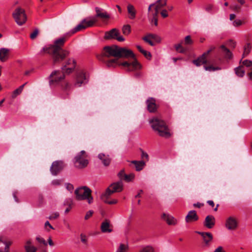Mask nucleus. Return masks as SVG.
I'll use <instances>...</instances> for the list:
<instances>
[{
    "label": "nucleus",
    "mask_w": 252,
    "mask_h": 252,
    "mask_svg": "<svg viewBox=\"0 0 252 252\" xmlns=\"http://www.w3.org/2000/svg\"><path fill=\"white\" fill-rule=\"evenodd\" d=\"M65 40V37L56 40L53 45L43 48L39 54L42 55L44 53L49 54L52 55L54 64L61 63L69 54L68 51L62 48Z\"/></svg>",
    "instance_id": "1"
},
{
    "label": "nucleus",
    "mask_w": 252,
    "mask_h": 252,
    "mask_svg": "<svg viewBox=\"0 0 252 252\" xmlns=\"http://www.w3.org/2000/svg\"><path fill=\"white\" fill-rule=\"evenodd\" d=\"M110 57L128 59L129 57H134V54L132 50L117 45L107 46L103 48L101 54L97 58L99 61H103L104 58Z\"/></svg>",
    "instance_id": "2"
},
{
    "label": "nucleus",
    "mask_w": 252,
    "mask_h": 252,
    "mask_svg": "<svg viewBox=\"0 0 252 252\" xmlns=\"http://www.w3.org/2000/svg\"><path fill=\"white\" fill-rule=\"evenodd\" d=\"M222 62V59L218 56H216L215 60L208 61L207 60V57L203 54L198 57L197 59L192 61V63L197 66H199L202 64H209L208 65H204V68L205 70L210 72L221 70V68L219 65Z\"/></svg>",
    "instance_id": "3"
},
{
    "label": "nucleus",
    "mask_w": 252,
    "mask_h": 252,
    "mask_svg": "<svg viewBox=\"0 0 252 252\" xmlns=\"http://www.w3.org/2000/svg\"><path fill=\"white\" fill-rule=\"evenodd\" d=\"M152 128L157 132L158 134L166 138H169L171 134L168 126L162 120L158 118H153L149 121Z\"/></svg>",
    "instance_id": "4"
},
{
    "label": "nucleus",
    "mask_w": 252,
    "mask_h": 252,
    "mask_svg": "<svg viewBox=\"0 0 252 252\" xmlns=\"http://www.w3.org/2000/svg\"><path fill=\"white\" fill-rule=\"evenodd\" d=\"M91 189L86 186L78 188L74 192L77 200L87 199L89 204H91L93 201V197L91 195Z\"/></svg>",
    "instance_id": "5"
},
{
    "label": "nucleus",
    "mask_w": 252,
    "mask_h": 252,
    "mask_svg": "<svg viewBox=\"0 0 252 252\" xmlns=\"http://www.w3.org/2000/svg\"><path fill=\"white\" fill-rule=\"evenodd\" d=\"M166 0H158L155 4H151L149 7V11L152 12L150 14L152 16H158L160 14L161 16H168L166 10L162 9V7L166 4Z\"/></svg>",
    "instance_id": "6"
},
{
    "label": "nucleus",
    "mask_w": 252,
    "mask_h": 252,
    "mask_svg": "<svg viewBox=\"0 0 252 252\" xmlns=\"http://www.w3.org/2000/svg\"><path fill=\"white\" fill-rule=\"evenodd\" d=\"M98 17H86L72 30V33H74L87 28L93 26L98 21Z\"/></svg>",
    "instance_id": "7"
},
{
    "label": "nucleus",
    "mask_w": 252,
    "mask_h": 252,
    "mask_svg": "<svg viewBox=\"0 0 252 252\" xmlns=\"http://www.w3.org/2000/svg\"><path fill=\"white\" fill-rule=\"evenodd\" d=\"M87 157L88 155L84 150L79 152L74 158L75 166L79 169L86 167L89 163Z\"/></svg>",
    "instance_id": "8"
},
{
    "label": "nucleus",
    "mask_w": 252,
    "mask_h": 252,
    "mask_svg": "<svg viewBox=\"0 0 252 252\" xmlns=\"http://www.w3.org/2000/svg\"><path fill=\"white\" fill-rule=\"evenodd\" d=\"M129 58L133 59V61L131 63H130L128 62H124L122 63H119L118 65H123L127 67V71H132L141 68L142 65L137 60L135 55L134 57H129L128 58Z\"/></svg>",
    "instance_id": "9"
},
{
    "label": "nucleus",
    "mask_w": 252,
    "mask_h": 252,
    "mask_svg": "<svg viewBox=\"0 0 252 252\" xmlns=\"http://www.w3.org/2000/svg\"><path fill=\"white\" fill-rule=\"evenodd\" d=\"M104 38L107 40L117 39L120 42L125 41V38L122 35H120L119 30L115 28L106 32L105 33Z\"/></svg>",
    "instance_id": "10"
},
{
    "label": "nucleus",
    "mask_w": 252,
    "mask_h": 252,
    "mask_svg": "<svg viewBox=\"0 0 252 252\" xmlns=\"http://www.w3.org/2000/svg\"><path fill=\"white\" fill-rule=\"evenodd\" d=\"M123 185L121 181L113 183L106 190L104 195H110L115 192H119L123 190Z\"/></svg>",
    "instance_id": "11"
},
{
    "label": "nucleus",
    "mask_w": 252,
    "mask_h": 252,
    "mask_svg": "<svg viewBox=\"0 0 252 252\" xmlns=\"http://www.w3.org/2000/svg\"><path fill=\"white\" fill-rule=\"evenodd\" d=\"M63 162L62 160L54 161L50 167V171L53 175H57L64 167Z\"/></svg>",
    "instance_id": "12"
},
{
    "label": "nucleus",
    "mask_w": 252,
    "mask_h": 252,
    "mask_svg": "<svg viewBox=\"0 0 252 252\" xmlns=\"http://www.w3.org/2000/svg\"><path fill=\"white\" fill-rule=\"evenodd\" d=\"M88 82V79L85 73L80 71L77 72L76 74V82L74 86L76 87H80L82 85H85Z\"/></svg>",
    "instance_id": "13"
},
{
    "label": "nucleus",
    "mask_w": 252,
    "mask_h": 252,
    "mask_svg": "<svg viewBox=\"0 0 252 252\" xmlns=\"http://www.w3.org/2000/svg\"><path fill=\"white\" fill-rule=\"evenodd\" d=\"M143 39L152 46H155V44L152 40H153L155 42L158 43H160L161 41L160 37L155 34H149L143 37Z\"/></svg>",
    "instance_id": "14"
},
{
    "label": "nucleus",
    "mask_w": 252,
    "mask_h": 252,
    "mask_svg": "<svg viewBox=\"0 0 252 252\" xmlns=\"http://www.w3.org/2000/svg\"><path fill=\"white\" fill-rule=\"evenodd\" d=\"M225 227L228 230H234L238 227V221L237 219L233 217H229L225 221Z\"/></svg>",
    "instance_id": "15"
},
{
    "label": "nucleus",
    "mask_w": 252,
    "mask_h": 252,
    "mask_svg": "<svg viewBox=\"0 0 252 252\" xmlns=\"http://www.w3.org/2000/svg\"><path fill=\"white\" fill-rule=\"evenodd\" d=\"M64 78V75L60 71H54L50 75V83H58Z\"/></svg>",
    "instance_id": "16"
},
{
    "label": "nucleus",
    "mask_w": 252,
    "mask_h": 252,
    "mask_svg": "<svg viewBox=\"0 0 252 252\" xmlns=\"http://www.w3.org/2000/svg\"><path fill=\"white\" fill-rule=\"evenodd\" d=\"M76 65V62L73 59H69L66 62L64 65H63L62 69L63 70H65V72L67 73H70L72 72Z\"/></svg>",
    "instance_id": "17"
},
{
    "label": "nucleus",
    "mask_w": 252,
    "mask_h": 252,
    "mask_svg": "<svg viewBox=\"0 0 252 252\" xmlns=\"http://www.w3.org/2000/svg\"><path fill=\"white\" fill-rule=\"evenodd\" d=\"M230 20L232 22L235 27L241 26L248 22L247 19L245 17H230Z\"/></svg>",
    "instance_id": "18"
},
{
    "label": "nucleus",
    "mask_w": 252,
    "mask_h": 252,
    "mask_svg": "<svg viewBox=\"0 0 252 252\" xmlns=\"http://www.w3.org/2000/svg\"><path fill=\"white\" fill-rule=\"evenodd\" d=\"M148 110L151 113H154L157 110L156 99L153 97H149L146 101Z\"/></svg>",
    "instance_id": "19"
},
{
    "label": "nucleus",
    "mask_w": 252,
    "mask_h": 252,
    "mask_svg": "<svg viewBox=\"0 0 252 252\" xmlns=\"http://www.w3.org/2000/svg\"><path fill=\"white\" fill-rule=\"evenodd\" d=\"M112 227L110 220H105L101 223L100 229L103 233H111L113 231Z\"/></svg>",
    "instance_id": "20"
},
{
    "label": "nucleus",
    "mask_w": 252,
    "mask_h": 252,
    "mask_svg": "<svg viewBox=\"0 0 252 252\" xmlns=\"http://www.w3.org/2000/svg\"><path fill=\"white\" fill-rule=\"evenodd\" d=\"M198 219L199 218L196 211L194 210H191L189 211L188 215L186 216L185 220L186 222L189 223L197 221Z\"/></svg>",
    "instance_id": "21"
},
{
    "label": "nucleus",
    "mask_w": 252,
    "mask_h": 252,
    "mask_svg": "<svg viewBox=\"0 0 252 252\" xmlns=\"http://www.w3.org/2000/svg\"><path fill=\"white\" fill-rule=\"evenodd\" d=\"M215 224V218L212 215L207 216L204 221V225L208 228H212Z\"/></svg>",
    "instance_id": "22"
},
{
    "label": "nucleus",
    "mask_w": 252,
    "mask_h": 252,
    "mask_svg": "<svg viewBox=\"0 0 252 252\" xmlns=\"http://www.w3.org/2000/svg\"><path fill=\"white\" fill-rule=\"evenodd\" d=\"M196 232L202 237L203 241L206 246H208L209 243L213 240V235L210 232L199 231H196Z\"/></svg>",
    "instance_id": "23"
},
{
    "label": "nucleus",
    "mask_w": 252,
    "mask_h": 252,
    "mask_svg": "<svg viewBox=\"0 0 252 252\" xmlns=\"http://www.w3.org/2000/svg\"><path fill=\"white\" fill-rule=\"evenodd\" d=\"M97 157L104 166H107L110 165L111 161V158L109 155H105L103 153H100L98 155Z\"/></svg>",
    "instance_id": "24"
},
{
    "label": "nucleus",
    "mask_w": 252,
    "mask_h": 252,
    "mask_svg": "<svg viewBox=\"0 0 252 252\" xmlns=\"http://www.w3.org/2000/svg\"><path fill=\"white\" fill-rule=\"evenodd\" d=\"M221 53L223 54L224 58L226 60H230L232 58V54L229 49L224 45L220 47Z\"/></svg>",
    "instance_id": "25"
},
{
    "label": "nucleus",
    "mask_w": 252,
    "mask_h": 252,
    "mask_svg": "<svg viewBox=\"0 0 252 252\" xmlns=\"http://www.w3.org/2000/svg\"><path fill=\"white\" fill-rule=\"evenodd\" d=\"M9 50L1 48L0 49V61L2 62H6L9 58Z\"/></svg>",
    "instance_id": "26"
},
{
    "label": "nucleus",
    "mask_w": 252,
    "mask_h": 252,
    "mask_svg": "<svg viewBox=\"0 0 252 252\" xmlns=\"http://www.w3.org/2000/svg\"><path fill=\"white\" fill-rule=\"evenodd\" d=\"M161 218L164 220L169 225H172L175 224V220L172 216L169 214L163 213L161 216Z\"/></svg>",
    "instance_id": "27"
},
{
    "label": "nucleus",
    "mask_w": 252,
    "mask_h": 252,
    "mask_svg": "<svg viewBox=\"0 0 252 252\" xmlns=\"http://www.w3.org/2000/svg\"><path fill=\"white\" fill-rule=\"evenodd\" d=\"M102 62L105 63L108 67H116L118 65V60L117 59H113L110 60H106L105 58L103 59Z\"/></svg>",
    "instance_id": "28"
},
{
    "label": "nucleus",
    "mask_w": 252,
    "mask_h": 252,
    "mask_svg": "<svg viewBox=\"0 0 252 252\" xmlns=\"http://www.w3.org/2000/svg\"><path fill=\"white\" fill-rule=\"evenodd\" d=\"M131 163L135 165V169L137 171L141 170L145 165V162L143 160H132Z\"/></svg>",
    "instance_id": "29"
},
{
    "label": "nucleus",
    "mask_w": 252,
    "mask_h": 252,
    "mask_svg": "<svg viewBox=\"0 0 252 252\" xmlns=\"http://www.w3.org/2000/svg\"><path fill=\"white\" fill-rule=\"evenodd\" d=\"M25 249L26 252H36L37 249L32 245V241L29 240L26 242L25 246Z\"/></svg>",
    "instance_id": "30"
},
{
    "label": "nucleus",
    "mask_w": 252,
    "mask_h": 252,
    "mask_svg": "<svg viewBox=\"0 0 252 252\" xmlns=\"http://www.w3.org/2000/svg\"><path fill=\"white\" fill-rule=\"evenodd\" d=\"M27 14H28V13L26 12L24 9L21 8H17L13 12L12 16H27Z\"/></svg>",
    "instance_id": "31"
},
{
    "label": "nucleus",
    "mask_w": 252,
    "mask_h": 252,
    "mask_svg": "<svg viewBox=\"0 0 252 252\" xmlns=\"http://www.w3.org/2000/svg\"><path fill=\"white\" fill-rule=\"evenodd\" d=\"M26 83L24 84L23 85L20 86L18 88L14 90L12 94L11 97L12 98H15L17 97V95H19L22 92L24 86Z\"/></svg>",
    "instance_id": "32"
},
{
    "label": "nucleus",
    "mask_w": 252,
    "mask_h": 252,
    "mask_svg": "<svg viewBox=\"0 0 252 252\" xmlns=\"http://www.w3.org/2000/svg\"><path fill=\"white\" fill-rule=\"evenodd\" d=\"M234 70L236 74L239 77H242L245 75V71L243 66L236 67Z\"/></svg>",
    "instance_id": "33"
},
{
    "label": "nucleus",
    "mask_w": 252,
    "mask_h": 252,
    "mask_svg": "<svg viewBox=\"0 0 252 252\" xmlns=\"http://www.w3.org/2000/svg\"><path fill=\"white\" fill-rule=\"evenodd\" d=\"M15 21L19 26H22L27 21V17H14Z\"/></svg>",
    "instance_id": "34"
},
{
    "label": "nucleus",
    "mask_w": 252,
    "mask_h": 252,
    "mask_svg": "<svg viewBox=\"0 0 252 252\" xmlns=\"http://www.w3.org/2000/svg\"><path fill=\"white\" fill-rule=\"evenodd\" d=\"M109 195H104V193L102 194L100 198L105 203L108 204H115L117 203V200L113 199L111 201H108L107 198Z\"/></svg>",
    "instance_id": "35"
},
{
    "label": "nucleus",
    "mask_w": 252,
    "mask_h": 252,
    "mask_svg": "<svg viewBox=\"0 0 252 252\" xmlns=\"http://www.w3.org/2000/svg\"><path fill=\"white\" fill-rule=\"evenodd\" d=\"M127 9L128 13L130 16H135V15L136 10H135L134 7L133 6V5H132L131 4H128L127 6Z\"/></svg>",
    "instance_id": "36"
},
{
    "label": "nucleus",
    "mask_w": 252,
    "mask_h": 252,
    "mask_svg": "<svg viewBox=\"0 0 252 252\" xmlns=\"http://www.w3.org/2000/svg\"><path fill=\"white\" fill-rule=\"evenodd\" d=\"M244 53L242 55V58H245L246 56H248L249 54L251 52V46L250 43H247L245 46H244Z\"/></svg>",
    "instance_id": "37"
},
{
    "label": "nucleus",
    "mask_w": 252,
    "mask_h": 252,
    "mask_svg": "<svg viewBox=\"0 0 252 252\" xmlns=\"http://www.w3.org/2000/svg\"><path fill=\"white\" fill-rule=\"evenodd\" d=\"M1 243L4 245V251L0 249V252H9V246L11 245V243H7L6 242H3L2 240V238L0 237V243Z\"/></svg>",
    "instance_id": "38"
},
{
    "label": "nucleus",
    "mask_w": 252,
    "mask_h": 252,
    "mask_svg": "<svg viewBox=\"0 0 252 252\" xmlns=\"http://www.w3.org/2000/svg\"><path fill=\"white\" fill-rule=\"evenodd\" d=\"M131 31L130 26L129 25H124L122 28V32L124 34L127 35Z\"/></svg>",
    "instance_id": "39"
},
{
    "label": "nucleus",
    "mask_w": 252,
    "mask_h": 252,
    "mask_svg": "<svg viewBox=\"0 0 252 252\" xmlns=\"http://www.w3.org/2000/svg\"><path fill=\"white\" fill-rule=\"evenodd\" d=\"M139 252H155V251L152 246H147L141 249Z\"/></svg>",
    "instance_id": "40"
},
{
    "label": "nucleus",
    "mask_w": 252,
    "mask_h": 252,
    "mask_svg": "<svg viewBox=\"0 0 252 252\" xmlns=\"http://www.w3.org/2000/svg\"><path fill=\"white\" fill-rule=\"evenodd\" d=\"M135 175L133 173H130L129 174H126L123 179L126 182H129L132 181L134 178Z\"/></svg>",
    "instance_id": "41"
},
{
    "label": "nucleus",
    "mask_w": 252,
    "mask_h": 252,
    "mask_svg": "<svg viewBox=\"0 0 252 252\" xmlns=\"http://www.w3.org/2000/svg\"><path fill=\"white\" fill-rule=\"evenodd\" d=\"M148 20L151 25H154L156 26L158 25V19L157 17H149Z\"/></svg>",
    "instance_id": "42"
},
{
    "label": "nucleus",
    "mask_w": 252,
    "mask_h": 252,
    "mask_svg": "<svg viewBox=\"0 0 252 252\" xmlns=\"http://www.w3.org/2000/svg\"><path fill=\"white\" fill-rule=\"evenodd\" d=\"M127 249L126 245L121 244L116 252H125Z\"/></svg>",
    "instance_id": "43"
},
{
    "label": "nucleus",
    "mask_w": 252,
    "mask_h": 252,
    "mask_svg": "<svg viewBox=\"0 0 252 252\" xmlns=\"http://www.w3.org/2000/svg\"><path fill=\"white\" fill-rule=\"evenodd\" d=\"M102 9H100L98 7L95 8V11H96V15L95 16H109V14L106 13H103L102 12Z\"/></svg>",
    "instance_id": "44"
},
{
    "label": "nucleus",
    "mask_w": 252,
    "mask_h": 252,
    "mask_svg": "<svg viewBox=\"0 0 252 252\" xmlns=\"http://www.w3.org/2000/svg\"><path fill=\"white\" fill-rule=\"evenodd\" d=\"M216 49V46L215 45H210L209 46V48L206 52H205L203 54H204L206 57L208 55H209L211 52L214 51Z\"/></svg>",
    "instance_id": "45"
},
{
    "label": "nucleus",
    "mask_w": 252,
    "mask_h": 252,
    "mask_svg": "<svg viewBox=\"0 0 252 252\" xmlns=\"http://www.w3.org/2000/svg\"><path fill=\"white\" fill-rule=\"evenodd\" d=\"M184 42L186 45H191L193 43V41L190 35H187L185 37Z\"/></svg>",
    "instance_id": "46"
},
{
    "label": "nucleus",
    "mask_w": 252,
    "mask_h": 252,
    "mask_svg": "<svg viewBox=\"0 0 252 252\" xmlns=\"http://www.w3.org/2000/svg\"><path fill=\"white\" fill-rule=\"evenodd\" d=\"M39 32L38 30L36 29L34 30V31L31 34L30 37L32 39H35L37 35H38Z\"/></svg>",
    "instance_id": "47"
},
{
    "label": "nucleus",
    "mask_w": 252,
    "mask_h": 252,
    "mask_svg": "<svg viewBox=\"0 0 252 252\" xmlns=\"http://www.w3.org/2000/svg\"><path fill=\"white\" fill-rule=\"evenodd\" d=\"M143 55L145 56L146 58H147L148 60H150L152 57L151 54L149 52H147L146 50H144L141 53Z\"/></svg>",
    "instance_id": "48"
},
{
    "label": "nucleus",
    "mask_w": 252,
    "mask_h": 252,
    "mask_svg": "<svg viewBox=\"0 0 252 252\" xmlns=\"http://www.w3.org/2000/svg\"><path fill=\"white\" fill-rule=\"evenodd\" d=\"M93 213H94V211L93 210H90V211H88L86 213V214L85 216V218H84L85 220H87L89 219H90L92 216Z\"/></svg>",
    "instance_id": "49"
},
{
    "label": "nucleus",
    "mask_w": 252,
    "mask_h": 252,
    "mask_svg": "<svg viewBox=\"0 0 252 252\" xmlns=\"http://www.w3.org/2000/svg\"><path fill=\"white\" fill-rule=\"evenodd\" d=\"M243 64L247 67H251L252 66V61L245 60L243 62Z\"/></svg>",
    "instance_id": "50"
},
{
    "label": "nucleus",
    "mask_w": 252,
    "mask_h": 252,
    "mask_svg": "<svg viewBox=\"0 0 252 252\" xmlns=\"http://www.w3.org/2000/svg\"><path fill=\"white\" fill-rule=\"evenodd\" d=\"M72 204V200L71 198H67L65 200L63 203V205H66L68 206H71Z\"/></svg>",
    "instance_id": "51"
},
{
    "label": "nucleus",
    "mask_w": 252,
    "mask_h": 252,
    "mask_svg": "<svg viewBox=\"0 0 252 252\" xmlns=\"http://www.w3.org/2000/svg\"><path fill=\"white\" fill-rule=\"evenodd\" d=\"M59 217V213L58 212H55L53 213L51 216L49 217L50 220H55Z\"/></svg>",
    "instance_id": "52"
},
{
    "label": "nucleus",
    "mask_w": 252,
    "mask_h": 252,
    "mask_svg": "<svg viewBox=\"0 0 252 252\" xmlns=\"http://www.w3.org/2000/svg\"><path fill=\"white\" fill-rule=\"evenodd\" d=\"M36 240L40 243H42L43 244H44V245H47V243L46 242L45 240L43 239L42 238H41L39 236H38V237H36Z\"/></svg>",
    "instance_id": "53"
},
{
    "label": "nucleus",
    "mask_w": 252,
    "mask_h": 252,
    "mask_svg": "<svg viewBox=\"0 0 252 252\" xmlns=\"http://www.w3.org/2000/svg\"><path fill=\"white\" fill-rule=\"evenodd\" d=\"M66 189L70 192H72L74 189L73 186L70 183L65 184Z\"/></svg>",
    "instance_id": "54"
},
{
    "label": "nucleus",
    "mask_w": 252,
    "mask_h": 252,
    "mask_svg": "<svg viewBox=\"0 0 252 252\" xmlns=\"http://www.w3.org/2000/svg\"><path fill=\"white\" fill-rule=\"evenodd\" d=\"M81 241L82 243L86 244L87 242V240L86 239V236L85 235L83 234H81L80 235Z\"/></svg>",
    "instance_id": "55"
},
{
    "label": "nucleus",
    "mask_w": 252,
    "mask_h": 252,
    "mask_svg": "<svg viewBox=\"0 0 252 252\" xmlns=\"http://www.w3.org/2000/svg\"><path fill=\"white\" fill-rule=\"evenodd\" d=\"M232 10L235 12H238L241 9V7L238 5H234L232 6Z\"/></svg>",
    "instance_id": "56"
},
{
    "label": "nucleus",
    "mask_w": 252,
    "mask_h": 252,
    "mask_svg": "<svg viewBox=\"0 0 252 252\" xmlns=\"http://www.w3.org/2000/svg\"><path fill=\"white\" fill-rule=\"evenodd\" d=\"M125 175H126V174L125 173V171L124 170H121L118 173V176L121 180H123Z\"/></svg>",
    "instance_id": "57"
},
{
    "label": "nucleus",
    "mask_w": 252,
    "mask_h": 252,
    "mask_svg": "<svg viewBox=\"0 0 252 252\" xmlns=\"http://www.w3.org/2000/svg\"><path fill=\"white\" fill-rule=\"evenodd\" d=\"M205 9L206 11H207L208 12L211 11L213 10L214 6L212 4H208L206 6Z\"/></svg>",
    "instance_id": "58"
},
{
    "label": "nucleus",
    "mask_w": 252,
    "mask_h": 252,
    "mask_svg": "<svg viewBox=\"0 0 252 252\" xmlns=\"http://www.w3.org/2000/svg\"><path fill=\"white\" fill-rule=\"evenodd\" d=\"M236 43L235 42L233 41V40H229V46L232 47V48H235V46H236Z\"/></svg>",
    "instance_id": "59"
},
{
    "label": "nucleus",
    "mask_w": 252,
    "mask_h": 252,
    "mask_svg": "<svg viewBox=\"0 0 252 252\" xmlns=\"http://www.w3.org/2000/svg\"><path fill=\"white\" fill-rule=\"evenodd\" d=\"M141 157L142 158H146L148 160V155L144 152V151H142V155H141Z\"/></svg>",
    "instance_id": "60"
},
{
    "label": "nucleus",
    "mask_w": 252,
    "mask_h": 252,
    "mask_svg": "<svg viewBox=\"0 0 252 252\" xmlns=\"http://www.w3.org/2000/svg\"><path fill=\"white\" fill-rule=\"evenodd\" d=\"M52 184L54 185H59L61 184V181L59 180H54L52 182Z\"/></svg>",
    "instance_id": "61"
},
{
    "label": "nucleus",
    "mask_w": 252,
    "mask_h": 252,
    "mask_svg": "<svg viewBox=\"0 0 252 252\" xmlns=\"http://www.w3.org/2000/svg\"><path fill=\"white\" fill-rule=\"evenodd\" d=\"M175 49L177 51L179 52V50L182 47L181 44H176L174 46Z\"/></svg>",
    "instance_id": "62"
},
{
    "label": "nucleus",
    "mask_w": 252,
    "mask_h": 252,
    "mask_svg": "<svg viewBox=\"0 0 252 252\" xmlns=\"http://www.w3.org/2000/svg\"><path fill=\"white\" fill-rule=\"evenodd\" d=\"M214 252H225L222 249V247H219L217 249L215 250Z\"/></svg>",
    "instance_id": "63"
},
{
    "label": "nucleus",
    "mask_w": 252,
    "mask_h": 252,
    "mask_svg": "<svg viewBox=\"0 0 252 252\" xmlns=\"http://www.w3.org/2000/svg\"><path fill=\"white\" fill-rule=\"evenodd\" d=\"M203 204H201L200 203L197 202L196 203H194L193 204V206L195 207H197L198 208H200L202 206H203Z\"/></svg>",
    "instance_id": "64"
}]
</instances>
